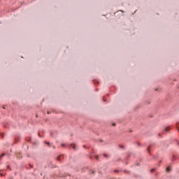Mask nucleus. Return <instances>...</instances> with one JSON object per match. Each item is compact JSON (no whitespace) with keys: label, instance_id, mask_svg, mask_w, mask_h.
<instances>
[{"label":"nucleus","instance_id":"11","mask_svg":"<svg viewBox=\"0 0 179 179\" xmlns=\"http://www.w3.org/2000/svg\"><path fill=\"white\" fill-rule=\"evenodd\" d=\"M159 136L162 138V134H159Z\"/></svg>","mask_w":179,"mask_h":179},{"label":"nucleus","instance_id":"2","mask_svg":"<svg viewBox=\"0 0 179 179\" xmlns=\"http://www.w3.org/2000/svg\"><path fill=\"white\" fill-rule=\"evenodd\" d=\"M57 159L58 162H61V159H62V155H60V156L57 157Z\"/></svg>","mask_w":179,"mask_h":179},{"label":"nucleus","instance_id":"17","mask_svg":"<svg viewBox=\"0 0 179 179\" xmlns=\"http://www.w3.org/2000/svg\"><path fill=\"white\" fill-rule=\"evenodd\" d=\"M3 108H5V106H3Z\"/></svg>","mask_w":179,"mask_h":179},{"label":"nucleus","instance_id":"4","mask_svg":"<svg viewBox=\"0 0 179 179\" xmlns=\"http://www.w3.org/2000/svg\"><path fill=\"white\" fill-rule=\"evenodd\" d=\"M171 171V168L170 166L166 168V173H169Z\"/></svg>","mask_w":179,"mask_h":179},{"label":"nucleus","instance_id":"9","mask_svg":"<svg viewBox=\"0 0 179 179\" xmlns=\"http://www.w3.org/2000/svg\"><path fill=\"white\" fill-rule=\"evenodd\" d=\"M95 159H96V160H99V156H95Z\"/></svg>","mask_w":179,"mask_h":179},{"label":"nucleus","instance_id":"8","mask_svg":"<svg viewBox=\"0 0 179 179\" xmlns=\"http://www.w3.org/2000/svg\"><path fill=\"white\" fill-rule=\"evenodd\" d=\"M173 161L176 160V157L174 155H173Z\"/></svg>","mask_w":179,"mask_h":179},{"label":"nucleus","instance_id":"5","mask_svg":"<svg viewBox=\"0 0 179 179\" xmlns=\"http://www.w3.org/2000/svg\"><path fill=\"white\" fill-rule=\"evenodd\" d=\"M176 127H177L178 131H179V124L178 123H176Z\"/></svg>","mask_w":179,"mask_h":179},{"label":"nucleus","instance_id":"6","mask_svg":"<svg viewBox=\"0 0 179 179\" xmlns=\"http://www.w3.org/2000/svg\"><path fill=\"white\" fill-rule=\"evenodd\" d=\"M3 156H5V154H3L0 156V160L2 159V157H3Z\"/></svg>","mask_w":179,"mask_h":179},{"label":"nucleus","instance_id":"13","mask_svg":"<svg viewBox=\"0 0 179 179\" xmlns=\"http://www.w3.org/2000/svg\"><path fill=\"white\" fill-rule=\"evenodd\" d=\"M151 171H155V169H152Z\"/></svg>","mask_w":179,"mask_h":179},{"label":"nucleus","instance_id":"1","mask_svg":"<svg viewBox=\"0 0 179 179\" xmlns=\"http://www.w3.org/2000/svg\"><path fill=\"white\" fill-rule=\"evenodd\" d=\"M70 148H72L73 149V150H75L76 149L75 144H71L70 145Z\"/></svg>","mask_w":179,"mask_h":179},{"label":"nucleus","instance_id":"3","mask_svg":"<svg viewBox=\"0 0 179 179\" xmlns=\"http://www.w3.org/2000/svg\"><path fill=\"white\" fill-rule=\"evenodd\" d=\"M169 131H170V127H166L165 129H164V131L165 132H169Z\"/></svg>","mask_w":179,"mask_h":179},{"label":"nucleus","instance_id":"7","mask_svg":"<svg viewBox=\"0 0 179 179\" xmlns=\"http://www.w3.org/2000/svg\"><path fill=\"white\" fill-rule=\"evenodd\" d=\"M148 152H150V145L148 148Z\"/></svg>","mask_w":179,"mask_h":179},{"label":"nucleus","instance_id":"19","mask_svg":"<svg viewBox=\"0 0 179 179\" xmlns=\"http://www.w3.org/2000/svg\"><path fill=\"white\" fill-rule=\"evenodd\" d=\"M10 179H12V178H10Z\"/></svg>","mask_w":179,"mask_h":179},{"label":"nucleus","instance_id":"16","mask_svg":"<svg viewBox=\"0 0 179 179\" xmlns=\"http://www.w3.org/2000/svg\"><path fill=\"white\" fill-rule=\"evenodd\" d=\"M62 146H65V145L62 144Z\"/></svg>","mask_w":179,"mask_h":179},{"label":"nucleus","instance_id":"14","mask_svg":"<svg viewBox=\"0 0 179 179\" xmlns=\"http://www.w3.org/2000/svg\"><path fill=\"white\" fill-rule=\"evenodd\" d=\"M105 157H107V155H104Z\"/></svg>","mask_w":179,"mask_h":179},{"label":"nucleus","instance_id":"15","mask_svg":"<svg viewBox=\"0 0 179 179\" xmlns=\"http://www.w3.org/2000/svg\"><path fill=\"white\" fill-rule=\"evenodd\" d=\"M1 176H3V174L1 173Z\"/></svg>","mask_w":179,"mask_h":179},{"label":"nucleus","instance_id":"18","mask_svg":"<svg viewBox=\"0 0 179 179\" xmlns=\"http://www.w3.org/2000/svg\"><path fill=\"white\" fill-rule=\"evenodd\" d=\"M7 167H8V169H9V166H8Z\"/></svg>","mask_w":179,"mask_h":179},{"label":"nucleus","instance_id":"12","mask_svg":"<svg viewBox=\"0 0 179 179\" xmlns=\"http://www.w3.org/2000/svg\"><path fill=\"white\" fill-rule=\"evenodd\" d=\"M48 114H51V112H50V111H48Z\"/></svg>","mask_w":179,"mask_h":179},{"label":"nucleus","instance_id":"10","mask_svg":"<svg viewBox=\"0 0 179 179\" xmlns=\"http://www.w3.org/2000/svg\"><path fill=\"white\" fill-rule=\"evenodd\" d=\"M46 145H50V143L49 142H46Z\"/></svg>","mask_w":179,"mask_h":179}]
</instances>
